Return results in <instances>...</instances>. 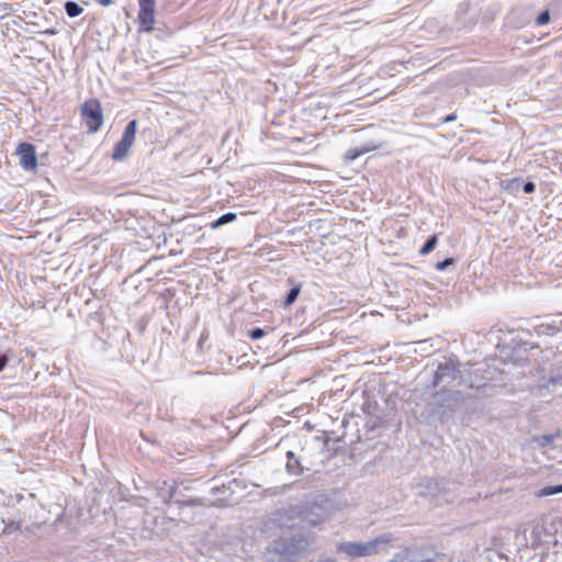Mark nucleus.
Listing matches in <instances>:
<instances>
[{"instance_id":"obj_35","label":"nucleus","mask_w":562,"mask_h":562,"mask_svg":"<svg viewBox=\"0 0 562 562\" xmlns=\"http://www.w3.org/2000/svg\"><path fill=\"white\" fill-rule=\"evenodd\" d=\"M42 33L47 34V35H55V34H57V31L55 29H46Z\"/></svg>"},{"instance_id":"obj_11","label":"nucleus","mask_w":562,"mask_h":562,"mask_svg":"<svg viewBox=\"0 0 562 562\" xmlns=\"http://www.w3.org/2000/svg\"><path fill=\"white\" fill-rule=\"evenodd\" d=\"M15 154L19 156L20 166L25 171H34L37 167L35 146L30 143H20Z\"/></svg>"},{"instance_id":"obj_18","label":"nucleus","mask_w":562,"mask_h":562,"mask_svg":"<svg viewBox=\"0 0 562 562\" xmlns=\"http://www.w3.org/2000/svg\"><path fill=\"white\" fill-rule=\"evenodd\" d=\"M437 244H438V236L431 235L430 237L427 238L425 244L419 249V255L427 256L436 248Z\"/></svg>"},{"instance_id":"obj_27","label":"nucleus","mask_w":562,"mask_h":562,"mask_svg":"<svg viewBox=\"0 0 562 562\" xmlns=\"http://www.w3.org/2000/svg\"><path fill=\"white\" fill-rule=\"evenodd\" d=\"M454 262V259L453 258H446L445 260L442 261H439L436 263L435 268L436 270L438 271H443L446 270L449 266L453 265Z\"/></svg>"},{"instance_id":"obj_6","label":"nucleus","mask_w":562,"mask_h":562,"mask_svg":"<svg viewBox=\"0 0 562 562\" xmlns=\"http://www.w3.org/2000/svg\"><path fill=\"white\" fill-rule=\"evenodd\" d=\"M417 494L423 498L436 499L437 502H450V498L447 496L449 493V488L447 486V482L438 479H424L416 486Z\"/></svg>"},{"instance_id":"obj_22","label":"nucleus","mask_w":562,"mask_h":562,"mask_svg":"<svg viewBox=\"0 0 562 562\" xmlns=\"http://www.w3.org/2000/svg\"><path fill=\"white\" fill-rule=\"evenodd\" d=\"M233 485H237V481L236 480H232V481L228 482L227 485L223 484L221 487L220 486H213L211 488V493L215 495L218 492H223L224 494H226L228 492V495H231L233 493Z\"/></svg>"},{"instance_id":"obj_21","label":"nucleus","mask_w":562,"mask_h":562,"mask_svg":"<svg viewBox=\"0 0 562 562\" xmlns=\"http://www.w3.org/2000/svg\"><path fill=\"white\" fill-rule=\"evenodd\" d=\"M368 151H369V148H367V147L350 148L349 150H347L345 157L347 160L352 161V160H356L357 158H359L360 156L367 154Z\"/></svg>"},{"instance_id":"obj_15","label":"nucleus","mask_w":562,"mask_h":562,"mask_svg":"<svg viewBox=\"0 0 562 562\" xmlns=\"http://www.w3.org/2000/svg\"><path fill=\"white\" fill-rule=\"evenodd\" d=\"M237 218L236 213L234 212H227L223 215H221L217 220L211 223V228L216 229L223 225H226L228 223L234 222Z\"/></svg>"},{"instance_id":"obj_17","label":"nucleus","mask_w":562,"mask_h":562,"mask_svg":"<svg viewBox=\"0 0 562 562\" xmlns=\"http://www.w3.org/2000/svg\"><path fill=\"white\" fill-rule=\"evenodd\" d=\"M559 493H562V484L544 486L536 492V496L542 498Z\"/></svg>"},{"instance_id":"obj_20","label":"nucleus","mask_w":562,"mask_h":562,"mask_svg":"<svg viewBox=\"0 0 562 562\" xmlns=\"http://www.w3.org/2000/svg\"><path fill=\"white\" fill-rule=\"evenodd\" d=\"M550 385H562V369L551 371L546 386L549 387Z\"/></svg>"},{"instance_id":"obj_1","label":"nucleus","mask_w":562,"mask_h":562,"mask_svg":"<svg viewBox=\"0 0 562 562\" xmlns=\"http://www.w3.org/2000/svg\"><path fill=\"white\" fill-rule=\"evenodd\" d=\"M316 533L307 529L280 536L272 542V552L283 562H296L315 550Z\"/></svg>"},{"instance_id":"obj_9","label":"nucleus","mask_w":562,"mask_h":562,"mask_svg":"<svg viewBox=\"0 0 562 562\" xmlns=\"http://www.w3.org/2000/svg\"><path fill=\"white\" fill-rule=\"evenodd\" d=\"M301 515L302 509L299 506L283 507L271 514L270 521L280 529L293 528L294 520L299 519Z\"/></svg>"},{"instance_id":"obj_3","label":"nucleus","mask_w":562,"mask_h":562,"mask_svg":"<svg viewBox=\"0 0 562 562\" xmlns=\"http://www.w3.org/2000/svg\"><path fill=\"white\" fill-rule=\"evenodd\" d=\"M461 402V393L451 390H440L432 392L427 402V413L429 417L446 422L453 416Z\"/></svg>"},{"instance_id":"obj_12","label":"nucleus","mask_w":562,"mask_h":562,"mask_svg":"<svg viewBox=\"0 0 562 562\" xmlns=\"http://www.w3.org/2000/svg\"><path fill=\"white\" fill-rule=\"evenodd\" d=\"M532 329L538 336H553L560 333L559 316L546 315L532 326Z\"/></svg>"},{"instance_id":"obj_37","label":"nucleus","mask_w":562,"mask_h":562,"mask_svg":"<svg viewBox=\"0 0 562 562\" xmlns=\"http://www.w3.org/2000/svg\"><path fill=\"white\" fill-rule=\"evenodd\" d=\"M316 562H337V560L335 558H324L317 560Z\"/></svg>"},{"instance_id":"obj_33","label":"nucleus","mask_w":562,"mask_h":562,"mask_svg":"<svg viewBox=\"0 0 562 562\" xmlns=\"http://www.w3.org/2000/svg\"><path fill=\"white\" fill-rule=\"evenodd\" d=\"M322 521H324V519H323V518H322V519H318V520L310 519V520L307 521V525H308L310 527H315V526H317L318 524H321Z\"/></svg>"},{"instance_id":"obj_5","label":"nucleus","mask_w":562,"mask_h":562,"mask_svg":"<svg viewBox=\"0 0 562 562\" xmlns=\"http://www.w3.org/2000/svg\"><path fill=\"white\" fill-rule=\"evenodd\" d=\"M387 562H434L437 553L427 546H404Z\"/></svg>"},{"instance_id":"obj_26","label":"nucleus","mask_w":562,"mask_h":562,"mask_svg":"<svg viewBox=\"0 0 562 562\" xmlns=\"http://www.w3.org/2000/svg\"><path fill=\"white\" fill-rule=\"evenodd\" d=\"M550 21V13L548 10L542 11L536 19L537 25H544Z\"/></svg>"},{"instance_id":"obj_23","label":"nucleus","mask_w":562,"mask_h":562,"mask_svg":"<svg viewBox=\"0 0 562 562\" xmlns=\"http://www.w3.org/2000/svg\"><path fill=\"white\" fill-rule=\"evenodd\" d=\"M546 531L544 527L542 525H533L531 528V536H532V546L541 540V535Z\"/></svg>"},{"instance_id":"obj_36","label":"nucleus","mask_w":562,"mask_h":562,"mask_svg":"<svg viewBox=\"0 0 562 562\" xmlns=\"http://www.w3.org/2000/svg\"><path fill=\"white\" fill-rule=\"evenodd\" d=\"M457 119V115L454 113H451L449 114L446 119H445V122H452Z\"/></svg>"},{"instance_id":"obj_7","label":"nucleus","mask_w":562,"mask_h":562,"mask_svg":"<svg viewBox=\"0 0 562 562\" xmlns=\"http://www.w3.org/2000/svg\"><path fill=\"white\" fill-rule=\"evenodd\" d=\"M81 117L85 120L89 133H97L103 124V113L98 99L86 100L80 106Z\"/></svg>"},{"instance_id":"obj_2","label":"nucleus","mask_w":562,"mask_h":562,"mask_svg":"<svg viewBox=\"0 0 562 562\" xmlns=\"http://www.w3.org/2000/svg\"><path fill=\"white\" fill-rule=\"evenodd\" d=\"M398 540L392 532H382L368 541H342L336 547L338 554L348 559H359L387 553Z\"/></svg>"},{"instance_id":"obj_16","label":"nucleus","mask_w":562,"mask_h":562,"mask_svg":"<svg viewBox=\"0 0 562 562\" xmlns=\"http://www.w3.org/2000/svg\"><path fill=\"white\" fill-rule=\"evenodd\" d=\"M65 11L69 18L79 16L83 12V8L80 7L76 1H66L64 4Z\"/></svg>"},{"instance_id":"obj_14","label":"nucleus","mask_w":562,"mask_h":562,"mask_svg":"<svg viewBox=\"0 0 562 562\" xmlns=\"http://www.w3.org/2000/svg\"><path fill=\"white\" fill-rule=\"evenodd\" d=\"M288 281L293 286L286 293V296H285V300H284V306L292 305L296 301L297 296L301 293V284L300 283H294V280L291 279V278Z\"/></svg>"},{"instance_id":"obj_28","label":"nucleus","mask_w":562,"mask_h":562,"mask_svg":"<svg viewBox=\"0 0 562 562\" xmlns=\"http://www.w3.org/2000/svg\"><path fill=\"white\" fill-rule=\"evenodd\" d=\"M266 335V331L265 329L260 328V327H256L251 330H249L248 333V336L254 339V340H257V339H260L262 338L263 336Z\"/></svg>"},{"instance_id":"obj_10","label":"nucleus","mask_w":562,"mask_h":562,"mask_svg":"<svg viewBox=\"0 0 562 562\" xmlns=\"http://www.w3.org/2000/svg\"><path fill=\"white\" fill-rule=\"evenodd\" d=\"M138 22L142 32H151L155 23V0H138Z\"/></svg>"},{"instance_id":"obj_31","label":"nucleus","mask_w":562,"mask_h":562,"mask_svg":"<svg viewBox=\"0 0 562 562\" xmlns=\"http://www.w3.org/2000/svg\"><path fill=\"white\" fill-rule=\"evenodd\" d=\"M176 494H177V487L171 486L168 492L167 497L165 498V503H169L176 496Z\"/></svg>"},{"instance_id":"obj_30","label":"nucleus","mask_w":562,"mask_h":562,"mask_svg":"<svg viewBox=\"0 0 562 562\" xmlns=\"http://www.w3.org/2000/svg\"><path fill=\"white\" fill-rule=\"evenodd\" d=\"M228 504L229 499L227 498V496H223L214 503V505L217 507H226Z\"/></svg>"},{"instance_id":"obj_13","label":"nucleus","mask_w":562,"mask_h":562,"mask_svg":"<svg viewBox=\"0 0 562 562\" xmlns=\"http://www.w3.org/2000/svg\"><path fill=\"white\" fill-rule=\"evenodd\" d=\"M286 464H285V470L289 474H292V475H300L302 474L305 470H310L308 468H305L303 464H302V459L300 457H296L295 453L293 451H288L286 452Z\"/></svg>"},{"instance_id":"obj_8","label":"nucleus","mask_w":562,"mask_h":562,"mask_svg":"<svg viewBox=\"0 0 562 562\" xmlns=\"http://www.w3.org/2000/svg\"><path fill=\"white\" fill-rule=\"evenodd\" d=\"M137 132V121L132 120L127 123L124 132L122 134L121 139L115 144L112 159L115 161H120L124 159L134 144L135 135Z\"/></svg>"},{"instance_id":"obj_25","label":"nucleus","mask_w":562,"mask_h":562,"mask_svg":"<svg viewBox=\"0 0 562 562\" xmlns=\"http://www.w3.org/2000/svg\"><path fill=\"white\" fill-rule=\"evenodd\" d=\"M19 529H20V521L12 520L4 525V527L2 529V533H12Z\"/></svg>"},{"instance_id":"obj_38","label":"nucleus","mask_w":562,"mask_h":562,"mask_svg":"<svg viewBox=\"0 0 562 562\" xmlns=\"http://www.w3.org/2000/svg\"><path fill=\"white\" fill-rule=\"evenodd\" d=\"M560 333H562V318L559 316Z\"/></svg>"},{"instance_id":"obj_34","label":"nucleus","mask_w":562,"mask_h":562,"mask_svg":"<svg viewBox=\"0 0 562 562\" xmlns=\"http://www.w3.org/2000/svg\"><path fill=\"white\" fill-rule=\"evenodd\" d=\"M95 2H98L99 4L103 5V7H109L113 3L112 0H94Z\"/></svg>"},{"instance_id":"obj_32","label":"nucleus","mask_w":562,"mask_h":562,"mask_svg":"<svg viewBox=\"0 0 562 562\" xmlns=\"http://www.w3.org/2000/svg\"><path fill=\"white\" fill-rule=\"evenodd\" d=\"M9 358L7 355H0V372L5 368L8 364Z\"/></svg>"},{"instance_id":"obj_4","label":"nucleus","mask_w":562,"mask_h":562,"mask_svg":"<svg viewBox=\"0 0 562 562\" xmlns=\"http://www.w3.org/2000/svg\"><path fill=\"white\" fill-rule=\"evenodd\" d=\"M460 375V362L456 358H446L439 362L437 369L432 372V379L426 384L427 390L441 386V390H449L448 386L454 383Z\"/></svg>"},{"instance_id":"obj_24","label":"nucleus","mask_w":562,"mask_h":562,"mask_svg":"<svg viewBox=\"0 0 562 562\" xmlns=\"http://www.w3.org/2000/svg\"><path fill=\"white\" fill-rule=\"evenodd\" d=\"M176 503L179 504L180 506H189V507H196V506L204 505V502L201 498H190V499H186V501L177 499Z\"/></svg>"},{"instance_id":"obj_19","label":"nucleus","mask_w":562,"mask_h":562,"mask_svg":"<svg viewBox=\"0 0 562 562\" xmlns=\"http://www.w3.org/2000/svg\"><path fill=\"white\" fill-rule=\"evenodd\" d=\"M558 436H559V432L546 434V435L535 437V441L541 447H548L554 441L555 437H558Z\"/></svg>"},{"instance_id":"obj_29","label":"nucleus","mask_w":562,"mask_h":562,"mask_svg":"<svg viewBox=\"0 0 562 562\" xmlns=\"http://www.w3.org/2000/svg\"><path fill=\"white\" fill-rule=\"evenodd\" d=\"M522 190L526 194L533 193L536 190V184L532 181H527L524 183Z\"/></svg>"}]
</instances>
